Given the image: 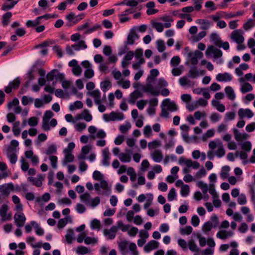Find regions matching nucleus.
I'll return each instance as SVG.
<instances>
[{"label": "nucleus", "instance_id": "23", "mask_svg": "<svg viewBox=\"0 0 255 255\" xmlns=\"http://www.w3.org/2000/svg\"><path fill=\"white\" fill-rule=\"evenodd\" d=\"M77 119H83L86 122H90L92 120V115L89 114L88 110L85 109L81 113V115H79Z\"/></svg>", "mask_w": 255, "mask_h": 255}, {"label": "nucleus", "instance_id": "24", "mask_svg": "<svg viewBox=\"0 0 255 255\" xmlns=\"http://www.w3.org/2000/svg\"><path fill=\"white\" fill-rule=\"evenodd\" d=\"M103 156L102 164L106 166H109L110 165V154L108 149H104L103 151Z\"/></svg>", "mask_w": 255, "mask_h": 255}, {"label": "nucleus", "instance_id": "50", "mask_svg": "<svg viewBox=\"0 0 255 255\" xmlns=\"http://www.w3.org/2000/svg\"><path fill=\"white\" fill-rule=\"evenodd\" d=\"M241 148L246 152H250L252 148V144L250 141H246L241 144Z\"/></svg>", "mask_w": 255, "mask_h": 255}, {"label": "nucleus", "instance_id": "26", "mask_svg": "<svg viewBox=\"0 0 255 255\" xmlns=\"http://www.w3.org/2000/svg\"><path fill=\"white\" fill-rule=\"evenodd\" d=\"M188 77L192 78H195L198 77L200 74L199 70L196 67H192L188 73Z\"/></svg>", "mask_w": 255, "mask_h": 255}, {"label": "nucleus", "instance_id": "45", "mask_svg": "<svg viewBox=\"0 0 255 255\" xmlns=\"http://www.w3.org/2000/svg\"><path fill=\"white\" fill-rule=\"evenodd\" d=\"M253 90L252 86L249 83H245L242 85L241 91L242 93H246Z\"/></svg>", "mask_w": 255, "mask_h": 255}, {"label": "nucleus", "instance_id": "30", "mask_svg": "<svg viewBox=\"0 0 255 255\" xmlns=\"http://www.w3.org/2000/svg\"><path fill=\"white\" fill-rule=\"evenodd\" d=\"M179 84L182 86H190L192 85V82L190 79L186 76H184L180 78L179 80Z\"/></svg>", "mask_w": 255, "mask_h": 255}, {"label": "nucleus", "instance_id": "22", "mask_svg": "<svg viewBox=\"0 0 255 255\" xmlns=\"http://www.w3.org/2000/svg\"><path fill=\"white\" fill-rule=\"evenodd\" d=\"M235 138L237 141H241L242 139H246L248 138V134L246 133H242L237 129L233 130Z\"/></svg>", "mask_w": 255, "mask_h": 255}, {"label": "nucleus", "instance_id": "18", "mask_svg": "<svg viewBox=\"0 0 255 255\" xmlns=\"http://www.w3.org/2000/svg\"><path fill=\"white\" fill-rule=\"evenodd\" d=\"M14 150V149L11 147H8L6 150L7 156L9 158L10 163L12 164L15 163L17 159V156L15 153H12L10 154V153Z\"/></svg>", "mask_w": 255, "mask_h": 255}, {"label": "nucleus", "instance_id": "25", "mask_svg": "<svg viewBox=\"0 0 255 255\" xmlns=\"http://www.w3.org/2000/svg\"><path fill=\"white\" fill-rule=\"evenodd\" d=\"M100 187L106 191L102 193V194L106 196H109L111 193V190L108 188V184L106 181L102 180L100 182Z\"/></svg>", "mask_w": 255, "mask_h": 255}, {"label": "nucleus", "instance_id": "9", "mask_svg": "<svg viewBox=\"0 0 255 255\" xmlns=\"http://www.w3.org/2000/svg\"><path fill=\"white\" fill-rule=\"evenodd\" d=\"M8 209V207L7 205L5 204H3L0 208V215L1 217V222L11 219V215L10 214H7Z\"/></svg>", "mask_w": 255, "mask_h": 255}, {"label": "nucleus", "instance_id": "59", "mask_svg": "<svg viewBox=\"0 0 255 255\" xmlns=\"http://www.w3.org/2000/svg\"><path fill=\"white\" fill-rule=\"evenodd\" d=\"M160 145V142L157 140H154L148 144V147L149 149H155Z\"/></svg>", "mask_w": 255, "mask_h": 255}, {"label": "nucleus", "instance_id": "1", "mask_svg": "<svg viewBox=\"0 0 255 255\" xmlns=\"http://www.w3.org/2000/svg\"><path fill=\"white\" fill-rule=\"evenodd\" d=\"M184 51L187 54L188 58L190 59L191 64L193 65H196L198 62V59H201L203 57V53L202 52L196 50L194 52H192L190 51L188 47L184 48Z\"/></svg>", "mask_w": 255, "mask_h": 255}, {"label": "nucleus", "instance_id": "27", "mask_svg": "<svg viewBox=\"0 0 255 255\" xmlns=\"http://www.w3.org/2000/svg\"><path fill=\"white\" fill-rule=\"evenodd\" d=\"M225 93L228 96V98L231 100H234L235 99L236 96L233 89L230 86L226 87L225 89Z\"/></svg>", "mask_w": 255, "mask_h": 255}, {"label": "nucleus", "instance_id": "36", "mask_svg": "<svg viewBox=\"0 0 255 255\" xmlns=\"http://www.w3.org/2000/svg\"><path fill=\"white\" fill-rule=\"evenodd\" d=\"M11 16V12H7L2 15V24L4 26L8 24Z\"/></svg>", "mask_w": 255, "mask_h": 255}, {"label": "nucleus", "instance_id": "38", "mask_svg": "<svg viewBox=\"0 0 255 255\" xmlns=\"http://www.w3.org/2000/svg\"><path fill=\"white\" fill-rule=\"evenodd\" d=\"M255 25V20L253 19H249L243 24V28L245 30L247 31Z\"/></svg>", "mask_w": 255, "mask_h": 255}, {"label": "nucleus", "instance_id": "54", "mask_svg": "<svg viewBox=\"0 0 255 255\" xmlns=\"http://www.w3.org/2000/svg\"><path fill=\"white\" fill-rule=\"evenodd\" d=\"M157 48L159 52H162L165 49L164 42L162 40H158L156 41Z\"/></svg>", "mask_w": 255, "mask_h": 255}, {"label": "nucleus", "instance_id": "8", "mask_svg": "<svg viewBox=\"0 0 255 255\" xmlns=\"http://www.w3.org/2000/svg\"><path fill=\"white\" fill-rule=\"evenodd\" d=\"M162 106L166 107V109L170 112H175L178 110V107L173 101L169 99H166L162 102Z\"/></svg>", "mask_w": 255, "mask_h": 255}, {"label": "nucleus", "instance_id": "10", "mask_svg": "<svg viewBox=\"0 0 255 255\" xmlns=\"http://www.w3.org/2000/svg\"><path fill=\"white\" fill-rule=\"evenodd\" d=\"M20 83V80L19 78H15L12 82H10L7 86L5 87V92L6 93H10L12 89H16L18 88Z\"/></svg>", "mask_w": 255, "mask_h": 255}, {"label": "nucleus", "instance_id": "13", "mask_svg": "<svg viewBox=\"0 0 255 255\" xmlns=\"http://www.w3.org/2000/svg\"><path fill=\"white\" fill-rule=\"evenodd\" d=\"M233 235L234 232L233 231L221 230L217 233L216 236L218 238L225 240H226L228 237H232Z\"/></svg>", "mask_w": 255, "mask_h": 255}, {"label": "nucleus", "instance_id": "58", "mask_svg": "<svg viewBox=\"0 0 255 255\" xmlns=\"http://www.w3.org/2000/svg\"><path fill=\"white\" fill-rule=\"evenodd\" d=\"M180 61V58L179 56H173L170 61V64L173 67H176L179 64Z\"/></svg>", "mask_w": 255, "mask_h": 255}, {"label": "nucleus", "instance_id": "55", "mask_svg": "<svg viewBox=\"0 0 255 255\" xmlns=\"http://www.w3.org/2000/svg\"><path fill=\"white\" fill-rule=\"evenodd\" d=\"M188 245L189 249L191 251L197 253L199 251V249L193 240H191L189 242Z\"/></svg>", "mask_w": 255, "mask_h": 255}, {"label": "nucleus", "instance_id": "62", "mask_svg": "<svg viewBox=\"0 0 255 255\" xmlns=\"http://www.w3.org/2000/svg\"><path fill=\"white\" fill-rule=\"evenodd\" d=\"M210 39L213 41L214 44L217 46V43H221V39L219 38V36L215 33H213L211 34Z\"/></svg>", "mask_w": 255, "mask_h": 255}, {"label": "nucleus", "instance_id": "35", "mask_svg": "<svg viewBox=\"0 0 255 255\" xmlns=\"http://www.w3.org/2000/svg\"><path fill=\"white\" fill-rule=\"evenodd\" d=\"M30 223L32 227L36 229L35 232L37 235L42 236L44 234L43 230L39 226V225L35 221H32Z\"/></svg>", "mask_w": 255, "mask_h": 255}, {"label": "nucleus", "instance_id": "64", "mask_svg": "<svg viewBox=\"0 0 255 255\" xmlns=\"http://www.w3.org/2000/svg\"><path fill=\"white\" fill-rule=\"evenodd\" d=\"M94 75V72L92 68L86 69L84 72V76L87 79L92 78Z\"/></svg>", "mask_w": 255, "mask_h": 255}, {"label": "nucleus", "instance_id": "6", "mask_svg": "<svg viewBox=\"0 0 255 255\" xmlns=\"http://www.w3.org/2000/svg\"><path fill=\"white\" fill-rule=\"evenodd\" d=\"M179 163L180 164L184 163L188 168L192 167L195 169H198L200 167V163L197 161H193L191 159H186L184 157H180Z\"/></svg>", "mask_w": 255, "mask_h": 255}, {"label": "nucleus", "instance_id": "12", "mask_svg": "<svg viewBox=\"0 0 255 255\" xmlns=\"http://www.w3.org/2000/svg\"><path fill=\"white\" fill-rule=\"evenodd\" d=\"M253 112L249 109H240L238 111V115L240 119H243L245 117L251 118L254 116Z\"/></svg>", "mask_w": 255, "mask_h": 255}, {"label": "nucleus", "instance_id": "53", "mask_svg": "<svg viewBox=\"0 0 255 255\" xmlns=\"http://www.w3.org/2000/svg\"><path fill=\"white\" fill-rule=\"evenodd\" d=\"M76 253L83 255L89 253V250L86 247L79 246L77 248Z\"/></svg>", "mask_w": 255, "mask_h": 255}, {"label": "nucleus", "instance_id": "5", "mask_svg": "<svg viewBox=\"0 0 255 255\" xmlns=\"http://www.w3.org/2000/svg\"><path fill=\"white\" fill-rule=\"evenodd\" d=\"M243 32L241 29L235 30L231 34V38L238 44H241L244 41Z\"/></svg>", "mask_w": 255, "mask_h": 255}, {"label": "nucleus", "instance_id": "21", "mask_svg": "<svg viewBox=\"0 0 255 255\" xmlns=\"http://www.w3.org/2000/svg\"><path fill=\"white\" fill-rule=\"evenodd\" d=\"M196 22L200 24V28L204 30L209 29L211 25V23L208 20L204 19H197Z\"/></svg>", "mask_w": 255, "mask_h": 255}, {"label": "nucleus", "instance_id": "3", "mask_svg": "<svg viewBox=\"0 0 255 255\" xmlns=\"http://www.w3.org/2000/svg\"><path fill=\"white\" fill-rule=\"evenodd\" d=\"M122 226V223L119 222L118 226H113L110 229H105L104 231V236L106 237L108 240H113L116 236L118 230L121 228Z\"/></svg>", "mask_w": 255, "mask_h": 255}, {"label": "nucleus", "instance_id": "60", "mask_svg": "<svg viewBox=\"0 0 255 255\" xmlns=\"http://www.w3.org/2000/svg\"><path fill=\"white\" fill-rule=\"evenodd\" d=\"M183 72V67H175L172 69L171 72L173 75L175 76L180 75Z\"/></svg>", "mask_w": 255, "mask_h": 255}, {"label": "nucleus", "instance_id": "39", "mask_svg": "<svg viewBox=\"0 0 255 255\" xmlns=\"http://www.w3.org/2000/svg\"><path fill=\"white\" fill-rule=\"evenodd\" d=\"M230 170V168L229 166L226 165L223 166L220 173L221 177L223 179H226L228 176V173Z\"/></svg>", "mask_w": 255, "mask_h": 255}, {"label": "nucleus", "instance_id": "20", "mask_svg": "<svg viewBox=\"0 0 255 255\" xmlns=\"http://www.w3.org/2000/svg\"><path fill=\"white\" fill-rule=\"evenodd\" d=\"M143 94L138 91H134L130 94L128 102L131 104H134L136 100L140 97H142Z\"/></svg>", "mask_w": 255, "mask_h": 255}, {"label": "nucleus", "instance_id": "2", "mask_svg": "<svg viewBox=\"0 0 255 255\" xmlns=\"http://www.w3.org/2000/svg\"><path fill=\"white\" fill-rule=\"evenodd\" d=\"M103 119L106 122L121 121L124 119V115L122 113L112 112L110 114H104Z\"/></svg>", "mask_w": 255, "mask_h": 255}, {"label": "nucleus", "instance_id": "61", "mask_svg": "<svg viewBox=\"0 0 255 255\" xmlns=\"http://www.w3.org/2000/svg\"><path fill=\"white\" fill-rule=\"evenodd\" d=\"M143 134L146 137H149L152 134V129L150 126L147 125L144 127Z\"/></svg>", "mask_w": 255, "mask_h": 255}, {"label": "nucleus", "instance_id": "14", "mask_svg": "<svg viewBox=\"0 0 255 255\" xmlns=\"http://www.w3.org/2000/svg\"><path fill=\"white\" fill-rule=\"evenodd\" d=\"M88 94L94 98L95 104H100V102H102L101 94L99 90H95L92 92H89Z\"/></svg>", "mask_w": 255, "mask_h": 255}, {"label": "nucleus", "instance_id": "15", "mask_svg": "<svg viewBox=\"0 0 255 255\" xmlns=\"http://www.w3.org/2000/svg\"><path fill=\"white\" fill-rule=\"evenodd\" d=\"M232 79V76L228 73H219L216 76V80L219 82L230 81Z\"/></svg>", "mask_w": 255, "mask_h": 255}, {"label": "nucleus", "instance_id": "52", "mask_svg": "<svg viewBox=\"0 0 255 255\" xmlns=\"http://www.w3.org/2000/svg\"><path fill=\"white\" fill-rule=\"evenodd\" d=\"M197 186L201 189L204 194H207L208 191V187L207 184L204 183L203 181H200L198 182L197 184Z\"/></svg>", "mask_w": 255, "mask_h": 255}, {"label": "nucleus", "instance_id": "19", "mask_svg": "<svg viewBox=\"0 0 255 255\" xmlns=\"http://www.w3.org/2000/svg\"><path fill=\"white\" fill-rule=\"evenodd\" d=\"M158 247V243L154 240L149 241L144 247V250L146 252H149L151 250L157 249Z\"/></svg>", "mask_w": 255, "mask_h": 255}, {"label": "nucleus", "instance_id": "4", "mask_svg": "<svg viewBox=\"0 0 255 255\" xmlns=\"http://www.w3.org/2000/svg\"><path fill=\"white\" fill-rule=\"evenodd\" d=\"M212 54L213 55V58L217 59L219 57H221L223 55L222 51L217 48L215 47L213 45H211L208 47L206 51L205 55L207 57L210 56Z\"/></svg>", "mask_w": 255, "mask_h": 255}, {"label": "nucleus", "instance_id": "28", "mask_svg": "<svg viewBox=\"0 0 255 255\" xmlns=\"http://www.w3.org/2000/svg\"><path fill=\"white\" fill-rule=\"evenodd\" d=\"M80 200L86 205L90 204L91 197L89 193L86 192L80 196Z\"/></svg>", "mask_w": 255, "mask_h": 255}, {"label": "nucleus", "instance_id": "63", "mask_svg": "<svg viewBox=\"0 0 255 255\" xmlns=\"http://www.w3.org/2000/svg\"><path fill=\"white\" fill-rule=\"evenodd\" d=\"M56 72H58V70L53 69L49 72L46 76V78L48 81H51L53 80Z\"/></svg>", "mask_w": 255, "mask_h": 255}, {"label": "nucleus", "instance_id": "48", "mask_svg": "<svg viewBox=\"0 0 255 255\" xmlns=\"http://www.w3.org/2000/svg\"><path fill=\"white\" fill-rule=\"evenodd\" d=\"M190 188L188 185L185 184L181 187L180 193L182 196L186 197L189 193Z\"/></svg>", "mask_w": 255, "mask_h": 255}, {"label": "nucleus", "instance_id": "49", "mask_svg": "<svg viewBox=\"0 0 255 255\" xmlns=\"http://www.w3.org/2000/svg\"><path fill=\"white\" fill-rule=\"evenodd\" d=\"M206 35V32L204 31L200 32L197 35L193 36L192 39L193 42H198L203 38Z\"/></svg>", "mask_w": 255, "mask_h": 255}, {"label": "nucleus", "instance_id": "16", "mask_svg": "<svg viewBox=\"0 0 255 255\" xmlns=\"http://www.w3.org/2000/svg\"><path fill=\"white\" fill-rule=\"evenodd\" d=\"M142 91L144 92L150 93L154 96H158L159 92L154 89L153 86L150 83H148L142 88Z\"/></svg>", "mask_w": 255, "mask_h": 255}, {"label": "nucleus", "instance_id": "32", "mask_svg": "<svg viewBox=\"0 0 255 255\" xmlns=\"http://www.w3.org/2000/svg\"><path fill=\"white\" fill-rule=\"evenodd\" d=\"M84 15H80L79 19H77V17L73 12L70 13L68 15H66V17L69 22L73 21V23H76L78 21L83 18Z\"/></svg>", "mask_w": 255, "mask_h": 255}, {"label": "nucleus", "instance_id": "56", "mask_svg": "<svg viewBox=\"0 0 255 255\" xmlns=\"http://www.w3.org/2000/svg\"><path fill=\"white\" fill-rule=\"evenodd\" d=\"M33 98L26 96H23L21 99V103L23 105L26 106L29 103H32L33 102Z\"/></svg>", "mask_w": 255, "mask_h": 255}, {"label": "nucleus", "instance_id": "51", "mask_svg": "<svg viewBox=\"0 0 255 255\" xmlns=\"http://www.w3.org/2000/svg\"><path fill=\"white\" fill-rule=\"evenodd\" d=\"M192 227L190 226H186L184 228H181L180 233L181 235H190L192 232Z\"/></svg>", "mask_w": 255, "mask_h": 255}, {"label": "nucleus", "instance_id": "47", "mask_svg": "<svg viewBox=\"0 0 255 255\" xmlns=\"http://www.w3.org/2000/svg\"><path fill=\"white\" fill-rule=\"evenodd\" d=\"M18 0L13 1L11 3H4L1 7V9L3 10H7L11 9L18 2Z\"/></svg>", "mask_w": 255, "mask_h": 255}, {"label": "nucleus", "instance_id": "29", "mask_svg": "<svg viewBox=\"0 0 255 255\" xmlns=\"http://www.w3.org/2000/svg\"><path fill=\"white\" fill-rule=\"evenodd\" d=\"M64 152L65 154L64 164H66L67 162H72L74 159V156L71 153V152H69V150L64 149Z\"/></svg>", "mask_w": 255, "mask_h": 255}, {"label": "nucleus", "instance_id": "41", "mask_svg": "<svg viewBox=\"0 0 255 255\" xmlns=\"http://www.w3.org/2000/svg\"><path fill=\"white\" fill-rule=\"evenodd\" d=\"M101 89L104 92H106L111 87L112 85L111 82L109 81H104L100 84Z\"/></svg>", "mask_w": 255, "mask_h": 255}, {"label": "nucleus", "instance_id": "31", "mask_svg": "<svg viewBox=\"0 0 255 255\" xmlns=\"http://www.w3.org/2000/svg\"><path fill=\"white\" fill-rule=\"evenodd\" d=\"M72 47L76 51H78L80 49H85L87 47V45L84 40H80L78 44L72 45Z\"/></svg>", "mask_w": 255, "mask_h": 255}, {"label": "nucleus", "instance_id": "37", "mask_svg": "<svg viewBox=\"0 0 255 255\" xmlns=\"http://www.w3.org/2000/svg\"><path fill=\"white\" fill-rule=\"evenodd\" d=\"M13 186L12 184H3L0 186V192H1L3 195L7 196L10 192L8 186Z\"/></svg>", "mask_w": 255, "mask_h": 255}, {"label": "nucleus", "instance_id": "17", "mask_svg": "<svg viewBox=\"0 0 255 255\" xmlns=\"http://www.w3.org/2000/svg\"><path fill=\"white\" fill-rule=\"evenodd\" d=\"M151 157L154 161L157 163L161 162L163 158L162 152L159 150H154L151 154Z\"/></svg>", "mask_w": 255, "mask_h": 255}, {"label": "nucleus", "instance_id": "57", "mask_svg": "<svg viewBox=\"0 0 255 255\" xmlns=\"http://www.w3.org/2000/svg\"><path fill=\"white\" fill-rule=\"evenodd\" d=\"M213 227V226L211 221H208L203 225L202 230L204 232H207L210 231Z\"/></svg>", "mask_w": 255, "mask_h": 255}, {"label": "nucleus", "instance_id": "44", "mask_svg": "<svg viewBox=\"0 0 255 255\" xmlns=\"http://www.w3.org/2000/svg\"><path fill=\"white\" fill-rule=\"evenodd\" d=\"M219 142L222 143V141L219 139L210 141L209 143V148L211 150H213L216 147H218L219 146Z\"/></svg>", "mask_w": 255, "mask_h": 255}, {"label": "nucleus", "instance_id": "33", "mask_svg": "<svg viewBox=\"0 0 255 255\" xmlns=\"http://www.w3.org/2000/svg\"><path fill=\"white\" fill-rule=\"evenodd\" d=\"M226 151L222 143L219 142V146L218 150L215 151V155L219 158H221L225 155Z\"/></svg>", "mask_w": 255, "mask_h": 255}, {"label": "nucleus", "instance_id": "11", "mask_svg": "<svg viewBox=\"0 0 255 255\" xmlns=\"http://www.w3.org/2000/svg\"><path fill=\"white\" fill-rule=\"evenodd\" d=\"M151 25L153 28H155L157 31L161 32L163 30L164 27L169 28L171 26V24L170 23H164L163 24L160 22L151 21Z\"/></svg>", "mask_w": 255, "mask_h": 255}, {"label": "nucleus", "instance_id": "34", "mask_svg": "<svg viewBox=\"0 0 255 255\" xmlns=\"http://www.w3.org/2000/svg\"><path fill=\"white\" fill-rule=\"evenodd\" d=\"M39 178H35L33 177H29L28 180L33 183V185L36 187H40L42 185V180L40 178L41 177L40 175H38Z\"/></svg>", "mask_w": 255, "mask_h": 255}, {"label": "nucleus", "instance_id": "7", "mask_svg": "<svg viewBox=\"0 0 255 255\" xmlns=\"http://www.w3.org/2000/svg\"><path fill=\"white\" fill-rule=\"evenodd\" d=\"M16 225L18 227H23L26 221V218L22 212H17L14 216Z\"/></svg>", "mask_w": 255, "mask_h": 255}, {"label": "nucleus", "instance_id": "40", "mask_svg": "<svg viewBox=\"0 0 255 255\" xmlns=\"http://www.w3.org/2000/svg\"><path fill=\"white\" fill-rule=\"evenodd\" d=\"M74 233L72 230L69 229L65 236L66 241L68 244H71L73 240Z\"/></svg>", "mask_w": 255, "mask_h": 255}, {"label": "nucleus", "instance_id": "43", "mask_svg": "<svg viewBox=\"0 0 255 255\" xmlns=\"http://www.w3.org/2000/svg\"><path fill=\"white\" fill-rule=\"evenodd\" d=\"M119 157L120 160L123 162H129L131 160L130 155L124 153H120Z\"/></svg>", "mask_w": 255, "mask_h": 255}, {"label": "nucleus", "instance_id": "42", "mask_svg": "<svg viewBox=\"0 0 255 255\" xmlns=\"http://www.w3.org/2000/svg\"><path fill=\"white\" fill-rule=\"evenodd\" d=\"M101 225L100 221L95 219L91 221L90 227L92 230L97 229L99 230L101 229Z\"/></svg>", "mask_w": 255, "mask_h": 255}, {"label": "nucleus", "instance_id": "46", "mask_svg": "<svg viewBox=\"0 0 255 255\" xmlns=\"http://www.w3.org/2000/svg\"><path fill=\"white\" fill-rule=\"evenodd\" d=\"M83 106V104L80 101H76L74 102V105H70L69 106V110L70 111H73L75 109H81Z\"/></svg>", "mask_w": 255, "mask_h": 255}]
</instances>
